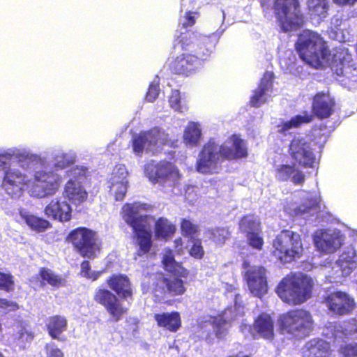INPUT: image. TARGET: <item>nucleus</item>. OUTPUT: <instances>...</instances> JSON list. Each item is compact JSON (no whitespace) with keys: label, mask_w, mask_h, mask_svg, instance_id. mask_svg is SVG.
<instances>
[{"label":"nucleus","mask_w":357,"mask_h":357,"mask_svg":"<svg viewBox=\"0 0 357 357\" xmlns=\"http://www.w3.org/2000/svg\"><path fill=\"white\" fill-rule=\"evenodd\" d=\"M247 156V146L239 135H230L221 145L210 139L199 151L195 168L203 174H218L222 161L236 160Z\"/></svg>","instance_id":"obj_1"},{"label":"nucleus","mask_w":357,"mask_h":357,"mask_svg":"<svg viewBox=\"0 0 357 357\" xmlns=\"http://www.w3.org/2000/svg\"><path fill=\"white\" fill-rule=\"evenodd\" d=\"M181 52L168 60V69L174 75L189 77L199 72L214 49L207 38L182 36L178 41Z\"/></svg>","instance_id":"obj_2"},{"label":"nucleus","mask_w":357,"mask_h":357,"mask_svg":"<svg viewBox=\"0 0 357 357\" xmlns=\"http://www.w3.org/2000/svg\"><path fill=\"white\" fill-rule=\"evenodd\" d=\"M106 283L112 291L98 289L93 295V300L105 307L111 321L119 322L128 311L121 301L130 303L133 301V287L128 276L122 273L111 275L107 278Z\"/></svg>","instance_id":"obj_3"},{"label":"nucleus","mask_w":357,"mask_h":357,"mask_svg":"<svg viewBox=\"0 0 357 357\" xmlns=\"http://www.w3.org/2000/svg\"><path fill=\"white\" fill-rule=\"evenodd\" d=\"M145 203H126L121 209L123 220L132 228L133 238L137 246L136 255L142 257L148 254L153 246L152 232L148 215H139L140 210H147Z\"/></svg>","instance_id":"obj_4"},{"label":"nucleus","mask_w":357,"mask_h":357,"mask_svg":"<svg viewBox=\"0 0 357 357\" xmlns=\"http://www.w3.org/2000/svg\"><path fill=\"white\" fill-rule=\"evenodd\" d=\"M314 285L310 276L292 273L282 279L276 292L284 303L291 306L300 305L311 298Z\"/></svg>","instance_id":"obj_5"},{"label":"nucleus","mask_w":357,"mask_h":357,"mask_svg":"<svg viewBox=\"0 0 357 357\" xmlns=\"http://www.w3.org/2000/svg\"><path fill=\"white\" fill-rule=\"evenodd\" d=\"M295 49L299 57L305 63L314 66L319 64L331 54L326 40L318 32L303 29L298 36Z\"/></svg>","instance_id":"obj_6"},{"label":"nucleus","mask_w":357,"mask_h":357,"mask_svg":"<svg viewBox=\"0 0 357 357\" xmlns=\"http://www.w3.org/2000/svg\"><path fill=\"white\" fill-rule=\"evenodd\" d=\"M271 255L282 264H289L300 259L303 252L299 234L290 229H282L272 241Z\"/></svg>","instance_id":"obj_7"},{"label":"nucleus","mask_w":357,"mask_h":357,"mask_svg":"<svg viewBox=\"0 0 357 357\" xmlns=\"http://www.w3.org/2000/svg\"><path fill=\"white\" fill-rule=\"evenodd\" d=\"M278 327L282 334L303 338L310 335L314 328L312 314L304 308H294L279 316Z\"/></svg>","instance_id":"obj_8"},{"label":"nucleus","mask_w":357,"mask_h":357,"mask_svg":"<svg viewBox=\"0 0 357 357\" xmlns=\"http://www.w3.org/2000/svg\"><path fill=\"white\" fill-rule=\"evenodd\" d=\"M273 8L282 32L297 31L303 26L305 20L299 0H275Z\"/></svg>","instance_id":"obj_9"},{"label":"nucleus","mask_w":357,"mask_h":357,"mask_svg":"<svg viewBox=\"0 0 357 357\" xmlns=\"http://www.w3.org/2000/svg\"><path fill=\"white\" fill-rule=\"evenodd\" d=\"M66 240L82 257L94 258L98 250L97 232L86 227H78L70 231Z\"/></svg>","instance_id":"obj_10"},{"label":"nucleus","mask_w":357,"mask_h":357,"mask_svg":"<svg viewBox=\"0 0 357 357\" xmlns=\"http://www.w3.org/2000/svg\"><path fill=\"white\" fill-rule=\"evenodd\" d=\"M182 278L171 276L163 272L156 273L152 283V294L155 301H160L168 296L183 295L187 289Z\"/></svg>","instance_id":"obj_11"},{"label":"nucleus","mask_w":357,"mask_h":357,"mask_svg":"<svg viewBox=\"0 0 357 357\" xmlns=\"http://www.w3.org/2000/svg\"><path fill=\"white\" fill-rule=\"evenodd\" d=\"M62 181V176L53 171H36L29 184V190L33 196L37 197L52 196L59 191Z\"/></svg>","instance_id":"obj_12"},{"label":"nucleus","mask_w":357,"mask_h":357,"mask_svg":"<svg viewBox=\"0 0 357 357\" xmlns=\"http://www.w3.org/2000/svg\"><path fill=\"white\" fill-rule=\"evenodd\" d=\"M144 173L153 184L159 183L164 185L167 182H174L181 177L177 167L167 160L151 161L145 165Z\"/></svg>","instance_id":"obj_13"},{"label":"nucleus","mask_w":357,"mask_h":357,"mask_svg":"<svg viewBox=\"0 0 357 357\" xmlns=\"http://www.w3.org/2000/svg\"><path fill=\"white\" fill-rule=\"evenodd\" d=\"M289 154L294 165L303 168H312L316 163V156L310 143L305 139L294 137L289 146Z\"/></svg>","instance_id":"obj_14"},{"label":"nucleus","mask_w":357,"mask_h":357,"mask_svg":"<svg viewBox=\"0 0 357 357\" xmlns=\"http://www.w3.org/2000/svg\"><path fill=\"white\" fill-rule=\"evenodd\" d=\"M323 303L329 312L336 316H347L356 307L354 298L345 291H334L324 296Z\"/></svg>","instance_id":"obj_15"},{"label":"nucleus","mask_w":357,"mask_h":357,"mask_svg":"<svg viewBox=\"0 0 357 357\" xmlns=\"http://www.w3.org/2000/svg\"><path fill=\"white\" fill-rule=\"evenodd\" d=\"M28 176L20 169L10 167L3 169L1 188L12 197L21 195L25 188L29 187Z\"/></svg>","instance_id":"obj_16"},{"label":"nucleus","mask_w":357,"mask_h":357,"mask_svg":"<svg viewBox=\"0 0 357 357\" xmlns=\"http://www.w3.org/2000/svg\"><path fill=\"white\" fill-rule=\"evenodd\" d=\"M250 332L255 339L272 342L275 338V322L271 315L265 312L259 313L250 326Z\"/></svg>","instance_id":"obj_17"},{"label":"nucleus","mask_w":357,"mask_h":357,"mask_svg":"<svg viewBox=\"0 0 357 357\" xmlns=\"http://www.w3.org/2000/svg\"><path fill=\"white\" fill-rule=\"evenodd\" d=\"M248 288L251 293L261 297L268 291L266 269L263 266H254L245 273Z\"/></svg>","instance_id":"obj_18"},{"label":"nucleus","mask_w":357,"mask_h":357,"mask_svg":"<svg viewBox=\"0 0 357 357\" xmlns=\"http://www.w3.org/2000/svg\"><path fill=\"white\" fill-rule=\"evenodd\" d=\"M335 101L328 93L317 92L312 98V111L319 120L329 118L335 112Z\"/></svg>","instance_id":"obj_19"},{"label":"nucleus","mask_w":357,"mask_h":357,"mask_svg":"<svg viewBox=\"0 0 357 357\" xmlns=\"http://www.w3.org/2000/svg\"><path fill=\"white\" fill-rule=\"evenodd\" d=\"M43 212L47 218L61 222H68L72 218L70 204L59 197L52 199L45 207Z\"/></svg>","instance_id":"obj_20"},{"label":"nucleus","mask_w":357,"mask_h":357,"mask_svg":"<svg viewBox=\"0 0 357 357\" xmlns=\"http://www.w3.org/2000/svg\"><path fill=\"white\" fill-rule=\"evenodd\" d=\"M63 198L74 206H80L88 199V192L80 181L70 178L64 185L62 192Z\"/></svg>","instance_id":"obj_21"},{"label":"nucleus","mask_w":357,"mask_h":357,"mask_svg":"<svg viewBox=\"0 0 357 357\" xmlns=\"http://www.w3.org/2000/svg\"><path fill=\"white\" fill-rule=\"evenodd\" d=\"M274 74L273 72L266 71L264 73L262 78L256 89L253 91L250 96L249 104L254 107H259L266 102V93L273 88Z\"/></svg>","instance_id":"obj_22"},{"label":"nucleus","mask_w":357,"mask_h":357,"mask_svg":"<svg viewBox=\"0 0 357 357\" xmlns=\"http://www.w3.org/2000/svg\"><path fill=\"white\" fill-rule=\"evenodd\" d=\"M163 269L171 274V276L187 278L190 271L183 266L182 262L175 259L173 250L169 248L165 250L161 259Z\"/></svg>","instance_id":"obj_23"},{"label":"nucleus","mask_w":357,"mask_h":357,"mask_svg":"<svg viewBox=\"0 0 357 357\" xmlns=\"http://www.w3.org/2000/svg\"><path fill=\"white\" fill-rule=\"evenodd\" d=\"M294 163L291 165L282 164L278 166L275 169V176L280 181H287L291 178L295 185H302L305 179V174L296 169Z\"/></svg>","instance_id":"obj_24"},{"label":"nucleus","mask_w":357,"mask_h":357,"mask_svg":"<svg viewBox=\"0 0 357 357\" xmlns=\"http://www.w3.org/2000/svg\"><path fill=\"white\" fill-rule=\"evenodd\" d=\"M153 319L158 327L172 333H176L181 327V318L177 311L155 313Z\"/></svg>","instance_id":"obj_25"},{"label":"nucleus","mask_w":357,"mask_h":357,"mask_svg":"<svg viewBox=\"0 0 357 357\" xmlns=\"http://www.w3.org/2000/svg\"><path fill=\"white\" fill-rule=\"evenodd\" d=\"M330 344L322 339H312L303 348V357H329Z\"/></svg>","instance_id":"obj_26"},{"label":"nucleus","mask_w":357,"mask_h":357,"mask_svg":"<svg viewBox=\"0 0 357 357\" xmlns=\"http://www.w3.org/2000/svg\"><path fill=\"white\" fill-rule=\"evenodd\" d=\"M11 337L15 343L24 348L33 341L35 334L24 321H19L13 326Z\"/></svg>","instance_id":"obj_27"},{"label":"nucleus","mask_w":357,"mask_h":357,"mask_svg":"<svg viewBox=\"0 0 357 357\" xmlns=\"http://www.w3.org/2000/svg\"><path fill=\"white\" fill-rule=\"evenodd\" d=\"M316 246L325 253L335 252L342 245L340 235L337 233H323L315 241Z\"/></svg>","instance_id":"obj_28"},{"label":"nucleus","mask_w":357,"mask_h":357,"mask_svg":"<svg viewBox=\"0 0 357 357\" xmlns=\"http://www.w3.org/2000/svg\"><path fill=\"white\" fill-rule=\"evenodd\" d=\"M68 321L65 316L55 314L49 317L46 323L48 335L54 340H60V335L67 330Z\"/></svg>","instance_id":"obj_29"},{"label":"nucleus","mask_w":357,"mask_h":357,"mask_svg":"<svg viewBox=\"0 0 357 357\" xmlns=\"http://www.w3.org/2000/svg\"><path fill=\"white\" fill-rule=\"evenodd\" d=\"M314 118L313 114L305 110L302 112V114L296 115L290 120L282 122L278 125V132L281 134H285L287 130L291 128H297L303 124L311 123L314 120Z\"/></svg>","instance_id":"obj_30"},{"label":"nucleus","mask_w":357,"mask_h":357,"mask_svg":"<svg viewBox=\"0 0 357 357\" xmlns=\"http://www.w3.org/2000/svg\"><path fill=\"white\" fill-rule=\"evenodd\" d=\"M176 231L175 225L167 218H158L154 224V234L157 239L167 240L174 235Z\"/></svg>","instance_id":"obj_31"},{"label":"nucleus","mask_w":357,"mask_h":357,"mask_svg":"<svg viewBox=\"0 0 357 357\" xmlns=\"http://www.w3.org/2000/svg\"><path fill=\"white\" fill-rule=\"evenodd\" d=\"M205 234L218 247H222L231 237L229 227H211L206 230Z\"/></svg>","instance_id":"obj_32"},{"label":"nucleus","mask_w":357,"mask_h":357,"mask_svg":"<svg viewBox=\"0 0 357 357\" xmlns=\"http://www.w3.org/2000/svg\"><path fill=\"white\" fill-rule=\"evenodd\" d=\"M307 8L311 18L318 21L323 20L328 15V0H307Z\"/></svg>","instance_id":"obj_33"},{"label":"nucleus","mask_w":357,"mask_h":357,"mask_svg":"<svg viewBox=\"0 0 357 357\" xmlns=\"http://www.w3.org/2000/svg\"><path fill=\"white\" fill-rule=\"evenodd\" d=\"M20 215L24 222L32 230L38 233L43 232L52 227L51 222L43 218L27 212H20Z\"/></svg>","instance_id":"obj_34"},{"label":"nucleus","mask_w":357,"mask_h":357,"mask_svg":"<svg viewBox=\"0 0 357 357\" xmlns=\"http://www.w3.org/2000/svg\"><path fill=\"white\" fill-rule=\"evenodd\" d=\"M38 276L40 279L42 286L49 284L52 287L59 288L66 284V280L61 275L55 273L46 267H42L39 269Z\"/></svg>","instance_id":"obj_35"},{"label":"nucleus","mask_w":357,"mask_h":357,"mask_svg":"<svg viewBox=\"0 0 357 357\" xmlns=\"http://www.w3.org/2000/svg\"><path fill=\"white\" fill-rule=\"evenodd\" d=\"M127 189L128 181L126 176H123L121 180L117 179L116 176L112 177L109 192L116 201H122L124 199Z\"/></svg>","instance_id":"obj_36"},{"label":"nucleus","mask_w":357,"mask_h":357,"mask_svg":"<svg viewBox=\"0 0 357 357\" xmlns=\"http://www.w3.org/2000/svg\"><path fill=\"white\" fill-rule=\"evenodd\" d=\"M144 132L150 149L154 146H161L167 144L165 132L158 128H154Z\"/></svg>","instance_id":"obj_37"},{"label":"nucleus","mask_w":357,"mask_h":357,"mask_svg":"<svg viewBox=\"0 0 357 357\" xmlns=\"http://www.w3.org/2000/svg\"><path fill=\"white\" fill-rule=\"evenodd\" d=\"M202 131L195 123H190L183 133V140L186 144L196 146L201 138Z\"/></svg>","instance_id":"obj_38"},{"label":"nucleus","mask_w":357,"mask_h":357,"mask_svg":"<svg viewBox=\"0 0 357 357\" xmlns=\"http://www.w3.org/2000/svg\"><path fill=\"white\" fill-rule=\"evenodd\" d=\"M239 228L246 234H249L250 232L260 231V222L252 214H246L241 218Z\"/></svg>","instance_id":"obj_39"},{"label":"nucleus","mask_w":357,"mask_h":357,"mask_svg":"<svg viewBox=\"0 0 357 357\" xmlns=\"http://www.w3.org/2000/svg\"><path fill=\"white\" fill-rule=\"evenodd\" d=\"M180 229L182 236L190 238L197 236L199 231V225L186 218L181 220Z\"/></svg>","instance_id":"obj_40"},{"label":"nucleus","mask_w":357,"mask_h":357,"mask_svg":"<svg viewBox=\"0 0 357 357\" xmlns=\"http://www.w3.org/2000/svg\"><path fill=\"white\" fill-rule=\"evenodd\" d=\"M132 147L133 152L139 156L142 155L145 149H150L144 132H141L138 135L132 137Z\"/></svg>","instance_id":"obj_41"},{"label":"nucleus","mask_w":357,"mask_h":357,"mask_svg":"<svg viewBox=\"0 0 357 357\" xmlns=\"http://www.w3.org/2000/svg\"><path fill=\"white\" fill-rule=\"evenodd\" d=\"M104 273V271H92L90 262L84 260L80 264V275L89 280L96 281Z\"/></svg>","instance_id":"obj_42"},{"label":"nucleus","mask_w":357,"mask_h":357,"mask_svg":"<svg viewBox=\"0 0 357 357\" xmlns=\"http://www.w3.org/2000/svg\"><path fill=\"white\" fill-rule=\"evenodd\" d=\"M15 289V280L10 273L0 271V290L10 293Z\"/></svg>","instance_id":"obj_43"},{"label":"nucleus","mask_w":357,"mask_h":357,"mask_svg":"<svg viewBox=\"0 0 357 357\" xmlns=\"http://www.w3.org/2000/svg\"><path fill=\"white\" fill-rule=\"evenodd\" d=\"M188 252L190 256L192 258L202 259L204 257L205 251L202 245V240L199 238L193 240Z\"/></svg>","instance_id":"obj_44"},{"label":"nucleus","mask_w":357,"mask_h":357,"mask_svg":"<svg viewBox=\"0 0 357 357\" xmlns=\"http://www.w3.org/2000/svg\"><path fill=\"white\" fill-rule=\"evenodd\" d=\"M318 207L317 202L312 199H305L303 202L297 208V214L303 215L310 213Z\"/></svg>","instance_id":"obj_45"},{"label":"nucleus","mask_w":357,"mask_h":357,"mask_svg":"<svg viewBox=\"0 0 357 357\" xmlns=\"http://www.w3.org/2000/svg\"><path fill=\"white\" fill-rule=\"evenodd\" d=\"M259 231H256L255 232H250L249 234H246V237L248 241V244L258 250L262 249L264 245V240L261 236H259L258 232Z\"/></svg>","instance_id":"obj_46"},{"label":"nucleus","mask_w":357,"mask_h":357,"mask_svg":"<svg viewBox=\"0 0 357 357\" xmlns=\"http://www.w3.org/2000/svg\"><path fill=\"white\" fill-rule=\"evenodd\" d=\"M170 107L175 111L183 112L185 107L181 105L180 93L178 91H174L169 97Z\"/></svg>","instance_id":"obj_47"},{"label":"nucleus","mask_w":357,"mask_h":357,"mask_svg":"<svg viewBox=\"0 0 357 357\" xmlns=\"http://www.w3.org/2000/svg\"><path fill=\"white\" fill-rule=\"evenodd\" d=\"M26 158L27 155L14 151L13 153H4L0 155V165H6L17 159L22 160Z\"/></svg>","instance_id":"obj_48"},{"label":"nucleus","mask_w":357,"mask_h":357,"mask_svg":"<svg viewBox=\"0 0 357 357\" xmlns=\"http://www.w3.org/2000/svg\"><path fill=\"white\" fill-rule=\"evenodd\" d=\"M68 172L73 176V179L76 181L85 179L88 175V168L83 166H76L70 169Z\"/></svg>","instance_id":"obj_49"},{"label":"nucleus","mask_w":357,"mask_h":357,"mask_svg":"<svg viewBox=\"0 0 357 357\" xmlns=\"http://www.w3.org/2000/svg\"><path fill=\"white\" fill-rule=\"evenodd\" d=\"M340 354L342 357H357V342L345 344L341 346Z\"/></svg>","instance_id":"obj_50"},{"label":"nucleus","mask_w":357,"mask_h":357,"mask_svg":"<svg viewBox=\"0 0 357 357\" xmlns=\"http://www.w3.org/2000/svg\"><path fill=\"white\" fill-rule=\"evenodd\" d=\"M73 163V160L66 153L56 155L55 157L54 167L59 169H64Z\"/></svg>","instance_id":"obj_51"},{"label":"nucleus","mask_w":357,"mask_h":357,"mask_svg":"<svg viewBox=\"0 0 357 357\" xmlns=\"http://www.w3.org/2000/svg\"><path fill=\"white\" fill-rule=\"evenodd\" d=\"M20 308L17 302L0 298V310L6 312L16 311Z\"/></svg>","instance_id":"obj_52"},{"label":"nucleus","mask_w":357,"mask_h":357,"mask_svg":"<svg viewBox=\"0 0 357 357\" xmlns=\"http://www.w3.org/2000/svg\"><path fill=\"white\" fill-rule=\"evenodd\" d=\"M46 357H64L63 352L54 343L45 346Z\"/></svg>","instance_id":"obj_53"},{"label":"nucleus","mask_w":357,"mask_h":357,"mask_svg":"<svg viewBox=\"0 0 357 357\" xmlns=\"http://www.w3.org/2000/svg\"><path fill=\"white\" fill-rule=\"evenodd\" d=\"M199 15L198 12L187 11L184 15V22L182 24L183 27L188 28L192 26L196 22V17Z\"/></svg>","instance_id":"obj_54"},{"label":"nucleus","mask_w":357,"mask_h":357,"mask_svg":"<svg viewBox=\"0 0 357 357\" xmlns=\"http://www.w3.org/2000/svg\"><path fill=\"white\" fill-rule=\"evenodd\" d=\"M160 92L159 85L151 83L146 93V100L148 102H153L158 98Z\"/></svg>","instance_id":"obj_55"},{"label":"nucleus","mask_w":357,"mask_h":357,"mask_svg":"<svg viewBox=\"0 0 357 357\" xmlns=\"http://www.w3.org/2000/svg\"><path fill=\"white\" fill-rule=\"evenodd\" d=\"M213 323L216 326V329L215 331V333L217 337L222 338L227 333V330L225 328H222V326L227 324V321L223 318H215Z\"/></svg>","instance_id":"obj_56"},{"label":"nucleus","mask_w":357,"mask_h":357,"mask_svg":"<svg viewBox=\"0 0 357 357\" xmlns=\"http://www.w3.org/2000/svg\"><path fill=\"white\" fill-rule=\"evenodd\" d=\"M349 323H350L351 325H354L355 328L354 329H351L349 331L344 329L342 331H337L335 336V337L337 336H340L339 333H342L345 336H348L354 333H357V320L356 319H351L349 321Z\"/></svg>","instance_id":"obj_57"},{"label":"nucleus","mask_w":357,"mask_h":357,"mask_svg":"<svg viewBox=\"0 0 357 357\" xmlns=\"http://www.w3.org/2000/svg\"><path fill=\"white\" fill-rule=\"evenodd\" d=\"M183 241L181 237H178L174 241V248L177 255H181L183 253Z\"/></svg>","instance_id":"obj_58"},{"label":"nucleus","mask_w":357,"mask_h":357,"mask_svg":"<svg viewBox=\"0 0 357 357\" xmlns=\"http://www.w3.org/2000/svg\"><path fill=\"white\" fill-rule=\"evenodd\" d=\"M333 2L340 6H353L357 3V0H333Z\"/></svg>","instance_id":"obj_59"},{"label":"nucleus","mask_w":357,"mask_h":357,"mask_svg":"<svg viewBox=\"0 0 357 357\" xmlns=\"http://www.w3.org/2000/svg\"><path fill=\"white\" fill-rule=\"evenodd\" d=\"M233 357H251L250 355H241V353L237 354L235 356Z\"/></svg>","instance_id":"obj_60"},{"label":"nucleus","mask_w":357,"mask_h":357,"mask_svg":"<svg viewBox=\"0 0 357 357\" xmlns=\"http://www.w3.org/2000/svg\"><path fill=\"white\" fill-rule=\"evenodd\" d=\"M343 74L342 70H340V73H337V75H342Z\"/></svg>","instance_id":"obj_61"},{"label":"nucleus","mask_w":357,"mask_h":357,"mask_svg":"<svg viewBox=\"0 0 357 357\" xmlns=\"http://www.w3.org/2000/svg\"><path fill=\"white\" fill-rule=\"evenodd\" d=\"M0 357H4L3 355L0 352Z\"/></svg>","instance_id":"obj_62"},{"label":"nucleus","mask_w":357,"mask_h":357,"mask_svg":"<svg viewBox=\"0 0 357 357\" xmlns=\"http://www.w3.org/2000/svg\"><path fill=\"white\" fill-rule=\"evenodd\" d=\"M1 331V324L0 323V331Z\"/></svg>","instance_id":"obj_63"}]
</instances>
